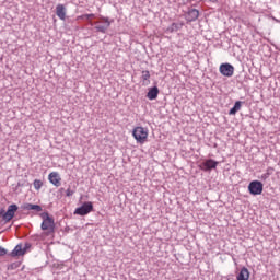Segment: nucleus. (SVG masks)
I'll return each mask as SVG.
<instances>
[{"mask_svg":"<svg viewBox=\"0 0 280 280\" xmlns=\"http://www.w3.org/2000/svg\"><path fill=\"white\" fill-rule=\"evenodd\" d=\"M34 208V203H25L23 209H25V211H33Z\"/></svg>","mask_w":280,"mask_h":280,"instance_id":"a211bd4d","label":"nucleus"},{"mask_svg":"<svg viewBox=\"0 0 280 280\" xmlns=\"http://www.w3.org/2000/svg\"><path fill=\"white\" fill-rule=\"evenodd\" d=\"M55 223H54V219H51L48 214L46 215V218L44 219V221L42 222V230L43 231H49V233H54V229H55Z\"/></svg>","mask_w":280,"mask_h":280,"instance_id":"0eeeda50","label":"nucleus"},{"mask_svg":"<svg viewBox=\"0 0 280 280\" xmlns=\"http://www.w3.org/2000/svg\"><path fill=\"white\" fill-rule=\"evenodd\" d=\"M101 21L102 22H95V30L102 34H106V31L110 27V20H108V18H102Z\"/></svg>","mask_w":280,"mask_h":280,"instance_id":"39448f33","label":"nucleus"},{"mask_svg":"<svg viewBox=\"0 0 280 280\" xmlns=\"http://www.w3.org/2000/svg\"><path fill=\"white\" fill-rule=\"evenodd\" d=\"M93 211V202L86 201L74 210V215H89Z\"/></svg>","mask_w":280,"mask_h":280,"instance_id":"20e7f679","label":"nucleus"},{"mask_svg":"<svg viewBox=\"0 0 280 280\" xmlns=\"http://www.w3.org/2000/svg\"><path fill=\"white\" fill-rule=\"evenodd\" d=\"M48 180L55 187H60L62 178H60V174H58V172H51L48 175Z\"/></svg>","mask_w":280,"mask_h":280,"instance_id":"6e6552de","label":"nucleus"},{"mask_svg":"<svg viewBox=\"0 0 280 280\" xmlns=\"http://www.w3.org/2000/svg\"><path fill=\"white\" fill-rule=\"evenodd\" d=\"M93 16H95V14L91 13V14H83L81 16H78V20L80 19H93Z\"/></svg>","mask_w":280,"mask_h":280,"instance_id":"6ab92c4d","label":"nucleus"},{"mask_svg":"<svg viewBox=\"0 0 280 280\" xmlns=\"http://www.w3.org/2000/svg\"><path fill=\"white\" fill-rule=\"evenodd\" d=\"M73 194H75V191H73L71 188H68V189L66 190V195H67L68 197L73 196Z\"/></svg>","mask_w":280,"mask_h":280,"instance_id":"5701e85b","label":"nucleus"},{"mask_svg":"<svg viewBox=\"0 0 280 280\" xmlns=\"http://www.w3.org/2000/svg\"><path fill=\"white\" fill-rule=\"evenodd\" d=\"M56 14L60 21H65L67 19V9L65 8V4H58L56 7Z\"/></svg>","mask_w":280,"mask_h":280,"instance_id":"9d476101","label":"nucleus"},{"mask_svg":"<svg viewBox=\"0 0 280 280\" xmlns=\"http://www.w3.org/2000/svg\"><path fill=\"white\" fill-rule=\"evenodd\" d=\"M217 167H218V162L211 159L207 160L201 165V170H203V172H209V170H215Z\"/></svg>","mask_w":280,"mask_h":280,"instance_id":"1a4fd4ad","label":"nucleus"},{"mask_svg":"<svg viewBox=\"0 0 280 280\" xmlns=\"http://www.w3.org/2000/svg\"><path fill=\"white\" fill-rule=\"evenodd\" d=\"M148 100H156L159 97V88H151L147 94Z\"/></svg>","mask_w":280,"mask_h":280,"instance_id":"ddd939ff","label":"nucleus"},{"mask_svg":"<svg viewBox=\"0 0 280 280\" xmlns=\"http://www.w3.org/2000/svg\"><path fill=\"white\" fill-rule=\"evenodd\" d=\"M219 71L221 75H224L225 78H233V74L235 73V67H233L231 63H221Z\"/></svg>","mask_w":280,"mask_h":280,"instance_id":"7ed1b4c3","label":"nucleus"},{"mask_svg":"<svg viewBox=\"0 0 280 280\" xmlns=\"http://www.w3.org/2000/svg\"><path fill=\"white\" fill-rule=\"evenodd\" d=\"M143 86H148L150 84V71L143 70L141 75Z\"/></svg>","mask_w":280,"mask_h":280,"instance_id":"4468645a","label":"nucleus"},{"mask_svg":"<svg viewBox=\"0 0 280 280\" xmlns=\"http://www.w3.org/2000/svg\"><path fill=\"white\" fill-rule=\"evenodd\" d=\"M188 21H196V19H198V16H200V12L196 9H191L188 12Z\"/></svg>","mask_w":280,"mask_h":280,"instance_id":"dca6fc26","label":"nucleus"},{"mask_svg":"<svg viewBox=\"0 0 280 280\" xmlns=\"http://www.w3.org/2000/svg\"><path fill=\"white\" fill-rule=\"evenodd\" d=\"M4 255H8V250L0 246V257H4Z\"/></svg>","mask_w":280,"mask_h":280,"instance_id":"4be33fe9","label":"nucleus"},{"mask_svg":"<svg viewBox=\"0 0 280 280\" xmlns=\"http://www.w3.org/2000/svg\"><path fill=\"white\" fill-rule=\"evenodd\" d=\"M33 211H37V213H40V211H43V207L38 205H33Z\"/></svg>","mask_w":280,"mask_h":280,"instance_id":"aec40b11","label":"nucleus"},{"mask_svg":"<svg viewBox=\"0 0 280 280\" xmlns=\"http://www.w3.org/2000/svg\"><path fill=\"white\" fill-rule=\"evenodd\" d=\"M248 191L252 196H261L264 194V184L259 180H253L248 185Z\"/></svg>","mask_w":280,"mask_h":280,"instance_id":"f03ea898","label":"nucleus"},{"mask_svg":"<svg viewBox=\"0 0 280 280\" xmlns=\"http://www.w3.org/2000/svg\"><path fill=\"white\" fill-rule=\"evenodd\" d=\"M250 279V271L246 267H242L238 275L236 276V280H248Z\"/></svg>","mask_w":280,"mask_h":280,"instance_id":"f8f14e48","label":"nucleus"},{"mask_svg":"<svg viewBox=\"0 0 280 280\" xmlns=\"http://www.w3.org/2000/svg\"><path fill=\"white\" fill-rule=\"evenodd\" d=\"M260 178H261V180H268V178H270V173L267 172V173L262 174Z\"/></svg>","mask_w":280,"mask_h":280,"instance_id":"412c9836","label":"nucleus"},{"mask_svg":"<svg viewBox=\"0 0 280 280\" xmlns=\"http://www.w3.org/2000/svg\"><path fill=\"white\" fill-rule=\"evenodd\" d=\"M16 211H19V206L14 203L9 206L7 212L2 214L3 220H5V222H10V220L14 218V214L16 213Z\"/></svg>","mask_w":280,"mask_h":280,"instance_id":"423d86ee","label":"nucleus"},{"mask_svg":"<svg viewBox=\"0 0 280 280\" xmlns=\"http://www.w3.org/2000/svg\"><path fill=\"white\" fill-rule=\"evenodd\" d=\"M26 249L23 248V245H16L14 249L10 253L11 257H23L25 255Z\"/></svg>","mask_w":280,"mask_h":280,"instance_id":"9b49d317","label":"nucleus"},{"mask_svg":"<svg viewBox=\"0 0 280 280\" xmlns=\"http://www.w3.org/2000/svg\"><path fill=\"white\" fill-rule=\"evenodd\" d=\"M33 186H34V188L36 189V191L40 190V187H43V180H40V179H35V180L33 182Z\"/></svg>","mask_w":280,"mask_h":280,"instance_id":"f3484780","label":"nucleus"},{"mask_svg":"<svg viewBox=\"0 0 280 280\" xmlns=\"http://www.w3.org/2000/svg\"><path fill=\"white\" fill-rule=\"evenodd\" d=\"M148 135L149 131L145 127H135L132 130V137L133 139L137 141V143H140L141 145H143V143H145V141H148Z\"/></svg>","mask_w":280,"mask_h":280,"instance_id":"f257e3e1","label":"nucleus"},{"mask_svg":"<svg viewBox=\"0 0 280 280\" xmlns=\"http://www.w3.org/2000/svg\"><path fill=\"white\" fill-rule=\"evenodd\" d=\"M168 30H170V32H174V30H178V24L173 23L171 28H168Z\"/></svg>","mask_w":280,"mask_h":280,"instance_id":"b1692460","label":"nucleus"},{"mask_svg":"<svg viewBox=\"0 0 280 280\" xmlns=\"http://www.w3.org/2000/svg\"><path fill=\"white\" fill-rule=\"evenodd\" d=\"M238 110H242V101L235 102L233 108L230 109L229 115H236Z\"/></svg>","mask_w":280,"mask_h":280,"instance_id":"2eb2a0df","label":"nucleus"}]
</instances>
